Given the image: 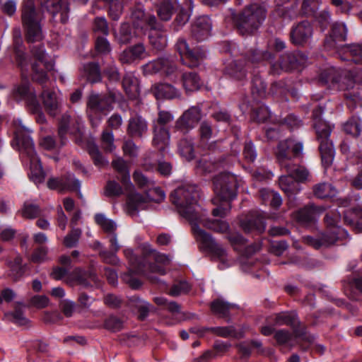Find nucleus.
Here are the masks:
<instances>
[{
	"label": "nucleus",
	"instance_id": "obj_41",
	"mask_svg": "<svg viewBox=\"0 0 362 362\" xmlns=\"http://www.w3.org/2000/svg\"><path fill=\"white\" fill-rule=\"evenodd\" d=\"M279 186L288 197L296 194L300 190L292 173L281 176L279 177Z\"/></svg>",
	"mask_w": 362,
	"mask_h": 362
},
{
	"label": "nucleus",
	"instance_id": "obj_40",
	"mask_svg": "<svg viewBox=\"0 0 362 362\" xmlns=\"http://www.w3.org/2000/svg\"><path fill=\"white\" fill-rule=\"evenodd\" d=\"M181 81L186 92L197 90L202 85L199 76L195 72L192 71L183 72L182 74Z\"/></svg>",
	"mask_w": 362,
	"mask_h": 362
},
{
	"label": "nucleus",
	"instance_id": "obj_61",
	"mask_svg": "<svg viewBox=\"0 0 362 362\" xmlns=\"http://www.w3.org/2000/svg\"><path fill=\"white\" fill-rule=\"evenodd\" d=\"M291 169L293 171L291 173L293 175V177L297 182H303L308 180L309 172L308 170L302 166H296L293 163L291 164ZM288 173H291V172H287Z\"/></svg>",
	"mask_w": 362,
	"mask_h": 362
},
{
	"label": "nucleus",
	"instance_id": "obj_26",
	"mask_svg": "<svg viewBox=\"0 0 362 362\" xmlns=\"http://www.w3.org/2000/svg\"><path fill=\"white\" fill-rule=\"evenodd\" d=\"M346 35L347 28L344 23H334L329 37L325 39V47L327 49H337V54H339L341 47L338 46L337 43L345 41L346 40Z\"/></svg>",
	"mask_w": 362,
	"mask_h": 362
},
{
	"label": "nucleus",
	"instance_id": "obj_33",
	"mask_svg": "<svg viewBox=\"0 0 362 362\" xmlns=\"http://www.w3.org/2000/svg\"><path fill=\"white\" fill-rule=\"evenodd\" d=\"M42 103L46 111L54 117L59 112L60 101L54 91L45 90L41 94Z\"/></svg>",
	"mask_w": 362,
	"mask_h": 362
},
{
	"label": "nucleus",
	"instance_id": "obj_56",
	"mask_svg": "<svg viewBox=\"0 0 362 362\" xmlns=\"http://www.w3.org/2000/svg\"><path fill=\"white\" fill-rule=\"evenodd\" d=\"M88 153L93 159L94 164L98 168H103L108 164L107 160L102 156L95 145H90L88 146Z\"/></svg>",
	"mask_w": 362,
	"mask_h": 362
},
{
	"label": "nucleus",
	"instance_id": "obj_25",
	"mask_svg": "<svg viewBox=\"0 0 362 362\" xmlns=\"http://www.w3.org/2000/svg\"><path fill=\"white\" fill-rule=\"evenodd\" d=\"M325 211V208L324 206H318L313 204H310L296 211L293 214V217L300 224L308 225L313 223Z\"/></svg>",
	"mask_w": 362,
	"mask_h": 362
},
{
	"label": "nucleus",
	"instance_id": "obj_49",
	"mask_svg": "<svg viewBox=\"0 0 362 362\" xmlns=\"http://www.w3.org/2000/svg\"><path fill=\"white\" fill-rule=\"evenodd\" d=\"M83 70L87 80L90 83H97L101 80L99 65L96 63H88L83 66Z\"/></svg>",
	"mask_w": 362,
	"mask_h": 362
},
{
	"label": "nucleus",
	"instance_id": "obj_21",
	"mask_svg": "<svg viewBox=\"0 0 362 362\" xmlns=\"http://www.w3.org/2000/svg\"><path fill=\"white\" fill-rule=\"evenodd\" d=\"M47 185L50 189L64 192L78 189L81 184L79 180L76 179L73 174L67 173L62 177H50L47 180Z\"/></svg>",
	"mask_w": 362,
	"mask_h": 362
},
{
	"label": "nucleus",
	"instance_id": "obj_5",
	"mask_svg": "<svg viewBox=\"0 0 362 362\" xmlns=\"http://www.w3.org/2000/svg\"><path fill=\"white\" fill-rule=\"evenodd\" d=\"M15 140L18 146L21 156L23 160L30 162V179L40 184L45 180V173L34 148V144L30 136V131L24 127H18L15 132Z\"/></svg>",
	"mask_w": 362,
	"mask_h": 362
},
{
	"label": "nucleus",
	"instance_id": "obj_9",
	"mask_svg": "<svg viewBox=\"0 0 362 362\" xmlns=\"http://www.w3.org/2000/svg\"><path fill=\"white\" fill-rule=\"evenodd\" d=\"M42 16L35 10L33 0H25L22 9V23L28 42L40 41L43 37L40 21Z\"/></svg>",
	"mask_w": 362,
	"mask_h": 362
},
{
	"label": "nucleus",
	"instance_id": "obj_48",
	"mask_svg": "<svg viewBox=\"0 0 362 362\" xmlns=\"http://www.w3.org/2000/svg\"><path fill=\"white\" fill-rule=\"evenodd\" d=\"M13 40L17 60L19 64L22 66L25 59V54L22 45L21 30L18 27L14 28L13 30Z\"/></svg>",
	"mask_w": 362,
	"mask_h": 362
},
{
	"label": "nucleus",
	"instance_id": "obj_32",
	"mask_svg": "<svg viewBox=\"0 0 362 362\" xmlns=\"http://www.w3.org/2000/svg\"><path fill=\"white\" fill-rule=\"evenodd\" d=\"M338 55L341 60H351L355 64H362V45L355 44L342 46Z\"/></svg>",
	"mask_w": 362,
	"mask_h": 362
},
{
	"label": "nucleus",
	"instance_id": "obj_47",
	"mask_svg": "<svg viewBox=\"0 0 362 362\" xmlns=\"http://www.w3.org/2000/svg\"><path fill=\"white\" fill-rule=\"evenodd\" d=\"M313 194L319 199L334 197L337 189L329 183L322 182L313 186Z\"/></svg>",
	"mask_w": 362,
	"mask_h": 362
},
{
	"label": "nucleus",
	"instance_id": "obj_31",
	"mask_svg": "<svg viewBox=\"0 0 362 362\" xmlns=\"http://www.w3.org/2000/svg\"><path fill=\"white\" fill-rule=\"evenodd\" d=\"M233 249L245 255H250L259 249L258 245H246L245 239L239 233H231L228 236Z\"/></svg>",
	"mask_w": 362,
	"mask_h": 362
},
{
	"label": "nucleus",
	"instance_id": "obj_35",
	"mask_svg": "<svg viewBox=\"0 0 362 362\" xmlns=\"http://www.w3.org/2000/svg\"><path fill=\"white\" fill-rule=\"evenodd\" d=\"M344 223L357 232H362V209H349L344 212Z\"/></svg>",
	"mask_w": 362,
	"mask_h": 362
},
{
	"label": "nucleus",
	"instance_id": "obj_60",
	"mask_svg": "<svg viewBox=\"0 0 362 362\" xmlns=\"http://www.w3.org/2000/svg\"><path fill=\"white\" fill-rule=\"evenodd\" d=\"M123 194L122 187L115 180H110L105 187V195L107 197H119Z\"/></svg>",
	"mask_w": 362,
	"mask_h": 362
},
{
	"label": "nucleus",
	"instance_id": "obj_7",
	"mask_svg": "<svg viewBox=\"0 0 362 362\" xmlns=\"http://www.w3.org/2000/svg\"><path fill=\"white\" fill-rule=\"evenodd\" d=\"M339 219L340 212L327 214L325 218L327 225L326 231L316 238L305 236L303 242L315 249H319L321 247H327L338 240L346 238L348 235L346 230L337 226Z\"/></svg>",
	"mask_w": 362,
	"mask_h": 362
},
{
	"label": "nucleus",
	"instance_id": "obj_55",
	"mask_svg": "<svg viewBox=\"0 0 362 362\" xmlns=\"http://www.w3.org/2000/svg\"><path fill=\"white\" fill-rule=\"evenodd\" d=\"M20 213L25 218L33 219L39 216L40 210L37 204L25 202Z\"/></svg>",
	"mask_w": 362,
	"mask_h": 362
},
{
	"label": "nucleus",
	"instance_id": "obj_27",
	"mask_svg": "<svg viewBox=\"0 0 362 362\" xmlns=\"http://www.w3.org/2000/svg\"><path fill=\"white\" fill-rule=\"evenodd\" d=\"M147 57L146 48L142 43L129 46L119 54V60L122 64H130Z\"/></svg>",
	"mask_w": 362,
	"mask_h": 362
},
{
	"label": "nucleus",
	"instance_id": "obj_3",
	"mask_svg": "<svg viewBox=\"0 0 362 362\" xmlns=\"http://www.w3.org/2000/svg\"><path fill=\"white\" fill-rule=\"evenodd\" d=\"M319 82L323 85L336 86L339 90H346L344 97L349 108L354 109L357 106L362 107V95L358 90L351 91L355 85L361 81L358 76H354L350 71L328 67L320 73Z\"/></svg>",
	"mask_w": 362,
	"mask_h": 362
},
{
	"label": "nucleus",
	"instance_id": "obj_2",
	"mask_svg": "<svg viewBox=\"0 0 362 362\" xmlns=\"http://www.w3.org/2000/svg\"><path fill=\"white\" fill-rule=\"evenodd\" d=\"M141 253V257H139L132 249L124 250V256L129 261L130 268L127 273L122 276V279L134 289L139 288L141 282L135 278L133 274L143 275L151 281L156 283L158 279L154 276V274L164 275L165 269L163 265L169 262V259L166 255L156 252L147 245L142 246Z\"/></svg>",
	"mask_w": 362,
	"mask_h": 362
},
{
	"label": "nucleus",
	"instance_id": "obj_42",
	"mask_svg": "<svg viewBox=\"0 0 362 362\" xmlns=\"http://www.w3.org/2000/svg\"><path fill=\"white\" fill-rule=\"evenodd\" d=\"M170 141L169 132L164 127H156L154 128V136L153 139V144L160 151H164L165 148L168 146Z\"/></svg>",
	"mask_w": 362,
	"mask_h": 362
},
{
	"label": "nucleus",
	"instance_id": "obj_39",
	"mask_svg": "<svg viewBox=\"0 0 362 362\" xmlns=\"http://www.w3.org/2000/svg\"><path fill=\"white\" fill-rule=\"evenodd\" d=\"M190 332L192 333H197L200 336H202L205 332H211L216 335L228 337H237L238 334L235 328L232 326L229 327H203L202 329L192 328Z\"/></svg>",
	"mask_w": 362,
	"mask_h": 362
},
{
	"label": "nucleus",
	"instance_id": "obj_53",
	"mask_svg": "<svg viewBox=\"0 0 362 362\" xmlns=\"http://www.w3.org/2000/svg\"><path fill=\"white\" fill-rule=\"evenodd\" d=\"M346 133L353 136H358L362 131L361 121L359 118L352 117L344 125Z\"/></svg>",
	"mask_w": 362,
	"mask_h": 362
},
{
	"label": "nucleus",
	"instance_id": "obj_43",
	"mask_svg": "<svg viewBox=\"0 0 362 362\" xmlns=\"http://www.w3.org/2000/svg\"><path fill=\"white\" fill-rule=\"evenodd\" d=\"M296 315L293 313L281 312L269 316L267 319L269 323L275 326H291L294 325Z\"/></svg>",
	"mask_w": 362,
	"mask_h": 362
},
{
	"label": "nucleus",
	"instance_id": "obj_10",
	"mask_svg": "<svg viewBox=\"0 0 362 362\" xmlns=\"http://www.w3.org/2000/svg\"><path fill=\"white\" fill-rule=\"evenodd\" d=\"M192 233L196 240L202 244V247L209 251L214 259L220 262L218 264L220 269H224L231 265L226 250L216 242L210 234L197 226H193Z\"/></svg>",
	"mask_w": 362,
	"mask_h": 362
},
{
	"label": "nucleus",
	"instance_id": "obj_13",
	"mask_svg": "<svg viewBox=\"0 0 362 362\" xmlns=\"http://www.w3.org/2000/svg\"><path fill=\"white\" fill-rule=\"evenodd\" d=\"M165 195L164 192L159 187L149 189L145 196L139 193L133 192L132 191L131 193H128L127 194V213L131 216L136 215L139 209H140L144 204L148 201L160 202L165 199Z\"/></svg>",
	"mask_w": 362,
	"mask_h": 362
},
{
	"label": "nucleus",
	"instance_id": "obj_62",
	"mask_svg": "<svg viewBox=\"0 0 362 362\" xmlns=\"http://www.w3.org/2000/svg\"><path fill=\"white\" fill-rule=\"evenodd\" d=\"M104 326L111 332H118L122 329L123 322L115 316H110L105 320Z\"/></svg>",
	"mask_w": 362,
	"mask_h": 362
},
{
	"label": "nucleus",
	"instance_id": "obj_34",
	"mask_svg": "<svg viewBox=\"0 0 362 362\" xmlns=\"http://www.w3.org/2000/svg\"><path fill=\"white\" fill-rule=\"evenodd\" d=\"M81 118H72L69 115L64 114L62 115L59 125V136L62 140V144H65L64 139L71 127H73V132L79 131L81 126Z\"/></svg>",
	"mask_w": 362,
	"mask_h": 362
},
{
	"label": "nucleus",
	"instance_id": "obj_38",
	"mask_svg": "<svg viewBox=\"0 0 362 362\" xmlns=\"http://www.w3.org/2000/svg\"><path fill=\"white\" fill-rule=\"evenodd\" d=\"M152 91L155 97L158 99H173L179 97L180 95V91L177 88L168 83L155 85L152 88Z\"/></svg>",
	"mask_w": 362,
	"mask_h": 362
},
{
	"label": "nucleus",
	"instance_id": "obj_29",
	"mask_svg": "<svg viewBox=\"0 0 362 362\" xmlns=\"http://www.w3.org/2000/svg\"><path fill=\"white\" fill-rule=\"evenodd\" d=\"M240 226L245 233L264 230V217L258 212H252L249 216L240 221Z\"/></svg>",
	"mask_w": 362,
	"mask_h": 362
},
{
	"label": "nucleus",
	"instance_id": "obj_24",
	"mask_svg": "<svg viewBox=\"0 0 362 362\" xmlns=\"http://www.w3.org/2000/svg\"><path fill=\"white\" fill-rule=\"evenodd\" d=\"M212 23L206 16H202L195 19L191 25V35L197 41L206 40L211 35Z\"/></svg>",
	"mask_w": 362,
	"mask_h": 362
},
{
	"label": "nucleus",
	"instance_id": "obj_30",
	"mask_svg": "<svg viewBox=\"0 0 362 362\" xmlns=\"http://www.w3.org/2000/svg\"><path fill=\"white\" fill-rule=\"evenodd\" d=\"M112 165L119 174L120 182L124 189L131 193L134 189V186L130 180L129 171L126 162L121 158H117L112 162Z\"/></svg>",
	"mask_w": 362,
	"mask_h": 362
},
{
	"label": "nucleus",
	"instance_id": "obj_23",
	"mask_svg": "<svg viewBox=\"0 0 362 362\" xmlns=\"http://www.w3.org/2000/svg\"><path fill=\"white\" fill-rule=\"evenodd\" d=\"M313 28L308 21H303L292 27L291 40L296 45H303L312 37Z\"/></svg>",
	"mask_w": 362,
	"mask_h": 362
},
{
	"label": "nucleus",
	"instance_id": "obj_63",
	"mask_svg": "<svg viewBox=\"0 0 362 362\" xmlns=\"http://www.w3.org/2000/svg\"><path fill=\"white\" fill-rule=\"evenodd\" d=\"M319 0H303L302 11L305 15L313 16L319 7Z\"/></svg>",
	"mask_w": 362,
	"mask_h": 362
},
{
	"label": "nucleus",
	"instance_id": "obj_16",
	"mask_svg": "<svg viewBox=\"0 0 362 362\" xmlns=\"http://www.w3.org/2000/svg\"><path fill=\"white\" fill-rule=\"evenodd\" d=\"M13 96L16 100H25L33 114H37L42 122L45 117L41 112V106L37 100L35 90L31 88L27 82H23L13 90Z\"/></svg>",
	"mask_w": 362,
	"mask_h": 362
},
{
	"label": "nucleus",
	"instance_id": "obj_18",
	"mask_svg": "<svg viewBox=\"0 0 362 362\" xmlns=\"http://www.w3.org/2000/svg\"><path fill=\"white\" fill-rule=\"evenodd\" d=\"M146 22L150 28L148 34L150 44L157 50L163 49L168 43L163 25L157 21L156 16H148Z\"/></svg>",
	"mask_w": 362,
	"mask_h": 362
},
{
	"label": "nucleus",
	"instance_id": "obj_36",
	"mask_svg": "<svg viewBox=\"0 0 362 362\" xmlns=\"http://www.w3.org/2000/svg\"><path fill=\"white\" fill-rule=\"evenodd\" d=\"M211 310L220 317H228L230 312L236 310L238 308L235 304H230L222 299H216L211 303Z\"/></svg>",
	"mask_w": 362,
	"mask_h": 362
},
{
	"label": "nucleus",
	"instance_id": "obj_22",
	"mask_svg": "<svg viewBox=\"0 0 362 362\" xmlns=\"http://www.w3.org/2000/svg\"><path fill=\"white\" fill-rule=\"evenodd\" d=\"M39 1L53 18L59 15L61 23H66L68 21L69 12L68 0H39Z\"/></svg>",
	"mask_w": 362,
	"mask_h": 362
},
{
	"label": "nucleus",
	"instance_id": "obj_1",
	"mask_svg": "<svg viewBox=\"0 0 362 362\" xmlns=\"http://www.w3.org/2000/svg\"><path fill=\"white\" fill-rule=\"evenodd\" d=\"M274 55L268 51L251 49L240 59L234 60L226 68V73L237 81L246 78L250 64H255L264 60H269L272 74L279 75L282 71H288L304 66L308 61L305 54L300 52L286 53L280 56L276 62H272Z\"/></svg>",
	"mask_w": 362,
	"mask_h": 362
},
{
	"label": "nucleus",
	"instance_id": "obj_28",
	"mask_svg": "<svg viewBox=\"0 0 362 362\" xmlns=\"http://www.w3.org/2000/svg\"><path fill=\"white\" fill-rule=\"evenodd\" d=\"M198 220L193 223H190L192 225V228L193 226H197L199 227V223H202L206 228L211 230L218 233H225L229 230V224L223 220L221 219H210L206 218L205 214H202L201 211L198 214Z\"/></svg>",
	"mask_w": 362,
	"mask_h": 362
},
{
	"label": "nucleus",
	"instance_id": "obj_52",
	"mask_svg": "<svg viewBox=\"0 0 362 362\" xmlns=\"http://www.w3.org/2000/svg\"><path fill=\"white\" fill-rule=\"evenodd\" d=\"M267 85L259 76H255L252 80V94L257 98H262L266 95Z\"/></svg>",
	"mask_w": 362,
	"mask_h": 362
},
{
	"label": "nucleus",
	"instance_id": "obj_19",
	"mask_svg": "<svg viewBox=\"0 0 362 362\" xmlns=\"http://www.w3.org/2000/svg\"><path fill=\"white\" fill-rule=\"evenodd\" d=\"M142 69L145 75L161 73L168 77H171L176 72L177 67L172 59L162 57L144 64Z\"/></svg>",
	"mask_w": 362,
	"mask_h": 362
},
{
	"label": "nucleus",
	"instance_id": "obj_54",
	"mask_svg": "<svg viewBox=\"0 0 362 362\" xmlns=\"http://www.w3.org/2000/svg\"><path fill=\"white\" fill-rule=\"evenodd\" d=\"M94 219L95 223L106 233H112L116 229L115 223L107 218L103 214H96Z\"/></svg>",
	"mask_w": 362,
	"mask_h": 362
},
{
	"label": "nucleus",
	"instance_id": "obj_64",
	"mask_svg": "<svg viewBox=\"0 0 362 362\" xmlns=\"http://www.w3.org/2000/svg\"><path fill=\"white\" fill-rule=\"evenodd\" d=\"M47 247H39L33 252L30 259L34 263H42L47 260Z\"/></svg>",
	"mask_w": 362,
	"mask_h": 362
},
{
	"label": "nucleus",
	"instance_id": "obj_12",
	"mask_svg": "<svg viewBox=\"0 0 362 362\" xmlns=\"http://www.w3.org/2000/svg\"><path fill=\"white\" fill-rule=\"evenodd\" d=\"M303 144L300 142H296L292 139H286L281 141L276 151V158L282 168H284L286 172H292L291 164H292L291 158L293 157H298L302 154Z\"/></svg>",
	"mask_w": 362,
	"mask_h": 362
},
{
	"label": "nucleus",
	"instance_id": "obj_4",
	"mask_svg": "<svg viewBox=\"0 0 362 362\" xmlns=\"http://www.w3.org/2000/svg\"><path fill=\"white\" fill-rule=\"evenodd\" d=\"M199 197L197 187L194 185L185 184L177 187L171 194V200L176 206L180 214L193 223L198 220V214L201 206L198 204Z\"/></svg>",
	"mask_w": 362,
	"mask_h": 362
},
{
	"label": "nucleus",
	"instance_id": "obj_50",
	"mask_svg": "<svg viewBox=\"0 0 362 362\" xmlns=\"http://www.w3.org/2000/svg\"><path fill=\"white\" fill-rule=\"evenodd\" d=\"M129 303L130 306L134 308L139 312V317L140 320H144L147 317L150 306V304L148 303L136 296H133L130 299Z\"/></svg>",
	"mask_w": 362,
	"mask_h": 362
},
{
	"label": "nucleus",
	"instance_id": "obj_58",
	"mask_svg": "<svg viewBox=\"0 0 362 362\" xmlns=\"http://www.w3.org/2000/svg\"><path fill=\"white\" fill-rule=\"evenodd\" d=\"M133 36L130 25L127 23H124L121 25L117 37L120 44H127L132 40Z\"/></svg>",
	"mask_w": 362,
	"mask_h": 362
},
{
	"label": "nucleus",
	"instance_id": "obj_15",
	"mask_svg": "<svg viewBox=\"0 0 362 362\" xmlns=\"http://www.w3.org/2000/svg\"><path fill=\"white\" fill-rule=\"evenodd\" d=\"M175 49L180 55L182 63L189 67H196L205 59V52L199 47L191 49L184 38H179Z\"/></svg>",
	"mask_w": 362,
	"mask_h": 362
},
{
	"label": "nucleus",
	"instance_id": "obj_20",
	"mask_svg": "<svg viewBox=\"0 0 362 362\" xmlns=\"http://www.w3.org/2000/svg\"><path fill=\"white\" fill-rule=\"evenodd\" d=\"M202 118L200 107L192 106L186 110L176 122L175 127L183 133L193 129Z\"/></svg>",
	"mask_w": 362,
	"mask_h": 362
},
{
	"label": "nucleus",
	"instance_id": "obj_57",
	"mask_svg": "<svg viewBox=\"0 0 362 362\" xmlns=\"http://www.w3.org/2000/svg\"><path fill=\"white\" fill-rule=\"evenodd\" d=\"M185 6L187 7V8H181L175 18V22L180 26L185 25L189 19L193 8L192 0H187L185 3Z\"/></svg>",
	"mask_w": 362,
	"mask_h": 362
},
{
	"label": "nucleus",
	"instance_id": "obj_8",
	"mask_svg": "<svg viewBox=\"0 0 362 362\" xmlns=\"http://www.w3.org/2000/svg\"><path fill=\"white\" fill-rule=\"evenodd\" d=\"M323 111V108L319 106L313 110V115L315 120L314 127L320 143L319 151L322 163L323 165L328 167L332 163L335 151L332 141L329 139L332 127L328 123L320 119Z\"/></svg>",
	"mask_w": 362,
	"mask_h": 362
},
{
	"label": "nucleus",
	"instance_id": "obj_45",
	"mask_svg": "<svg viewBox=\"0 0 362 362\" xmlns=\"http://www.w3.org/2000/svg\"><path fill=\"white\" fill-rule=\"evenodd\" d=\"M122 86L130 98H135L139 95L138 80L132 73H127L123 78Z\"/></svg>",
	"mask_w": 362,
	"mask_h": 362
},
{
	"label": "nucleus",
	"instance_id": "obj_17",
	"mask_svg": "<svg viewBox=\"0 0 362 362\" xmlns=\"http://www.w3.org/2000/svg\"><path fill=\"white\" fill-rule=\"evenodd\" d=\"M113 98L98 93H92L89 95L87 102V112L93 125L94 119L100 120L99 114H105L112 109L111 105Z\"/></svg>",
	"mask_w": 362,
	"mask_h": 362
},
{
	"label": "nucleus",
	"instance_id": "obj_59",
	"mask_svg": "<svg viewBox=\"0 0 362 362\" xmlns=\"http://www.w3.org/2000/svg\"><path fill=\"white\" fill-rule=\"evenodd\" d=\"M191 289V286L188 282L182 281L173 285L169 291V294L172 296H178L187 293Z\"/></svg>",
	"mask_w": 362,
	"mask_h": 362
},
{
	"label": "nucleus",
	"instance_id": "obj_14",
	"mask_svg": "<svg viewBox=\"0 0 362 362\" xmlns=\"http://www.w3.org/2000/svg\"><path fill=\"white\" fill-rule=\"evenodd\" d=\"M32 53L37 60L32 66L33 81L43 84L47 80V74L44 71H50L53 69L54 64L49 60L45 52L44 47L41 45L33 46L32 47Z\"/></svg>",
	"mask_w": 362,
	"mask_h": 362
},
{
	"label": "nucleus",
	"instance_id": "obj_37",
	"mask_svg": "<svg viewBox=\"0 0 362 362\" xmlns=\"http://www.w3.org/2000/svg\"><path fill=\"white\" fill-rule=\"evenodd\" d=\"M146 121L141 116L136 115L129 120L127 132L132 136L141 137L147 132Z\"/></svg>",
	"mask_w": 362,
	"mask_h": 362
},
{
	"label": "nucleus",
	"instance_id": "obj_6",
	"mask_svg": "<svg viewBox=\"0 0 362 362\" xmlns=\"http://www.w3.org/2000/svg\"><path fill=\"white\" fill-rule=\"evenodd\" d=\"M264 6L252 4L238 13H232V20L238 32L242 35L254 34L266 18Z\"/></svg>",
	"mask_w": 362,
	"mask_h": 362
},
{
	"label": "nucleus",
	"instance_id": "obj_11",
	"mask_svg": "<svg viewBox=\"0 0 362 362\" xmlns=\"http://www.w3.org/2000/svg\"><path fill=\"white\" fill-rule=\"evenodd\" d=\"M214 192L221 201L230 202L237 195L238 180L228 173L218 175L214 179Z\"/></svg>",
	"mask_w": 362,
	"mask_h": 362
},
{
	"label": "nucleus",
	"instance_id": "obj_46",
	"mask_svg": "<svg viewBox=\"0 0 362 362\" xmlns=\"http://www.w3.org/2000/svg\"><path fill=\"white\" fill-rule=\"evenodd\" d=\"M259 197L264 204H269L274 209L279 207L282 204L281 196L277 192L269 189H260Z\"/></svg>",
	"mask_w": 362,
	"mask_h": 362
},
{
	"label": "nucleus",
	"instance_id": "obj_44",
	"mask_svg": "<svg viewBox=\"0 0 362 362\" xmlns=\"http://www.w3.org/2000/svg\"><path fill=\"white\" fill-rule=\"evenodd\" d=\"M177 0H164L163 1L157 11L159 18L162 21H169L175 9L178 8Z\"/></svg>",
	"mask_w": 362,
	"mask_h": 362
},
{
	"label": "nucleus",
	"instance_id": "obj_51",
	"mask_svg": "<svg viewBox=\"0 0 362 362\" xmlns=\"http://www.w3.org/2000/svg\"><path fill=\"white\" fill-rule=\"evenodd\" d=\"M178 151L180 156L187 160L194 158V147L191 140L182 139L178 144Z\"/></svg>",
	"mask_w": 362,
	"mask_h": 362
}]
</instances>
